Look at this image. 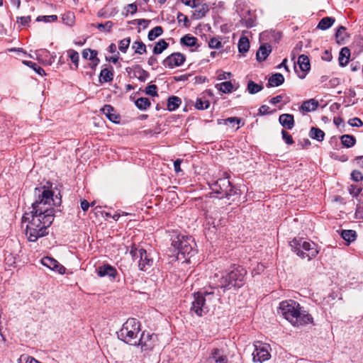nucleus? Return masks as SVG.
I'll list each match as a JSON object with an SVG mask.
<instances>
[{"instance_id":"nucleus-1","label":"nucleus","mask_w":363,"mask_h":363,"mask_svg":"<svg viewBox=\"0 0 363 363\" xmlns=\"http://www.w3.org/2000/svg\"><path fill=\"white\" fill-rule=\"evenodd\" d=\"M39 211L36 214L32 213H24L22 216V223H28L26 228V234L30 242H35L38 238L48 235V228L54 221L55 209L53 208H45Z\"/></svg>"},{"instance_id":"nucleus-2","label":"nucleus","mask_w":363,"mask_h":363,"mask_svg":"<svg viewBox=\"0 0 363 363\" xmlns=\"http://www.w3.org/2000/svg\"><path fill=\"white\" fill-rule=\"evenodd\" d=\"M278 313L281 314L294 327L303 326L308 323L313 324L312 315L303 310L298 302L292 299L280 302Z\"/></svg>"},{"instance_id":"nucleus-3","label":"nucleus","mask_w":363,"mask_h":363,"mask_svg":"<svg viewBox=\"0 0 363 363\" xmlns=\"http://www.w3.org/2000/svg\"><path fill=\"white\" fill-rule=\"evenodd\" d=\"M247 270L241 265L233 264L222 274L215 289H220L225 293L227 291H238L246 282Z\"/></svg>"},{"instance_id":"nucleus-4","label":"nucleus","mask_w":363,"mask_h":363,"mask_svg":"<svg viewBox=\"0 0 363 363\" xmlns=\"http://www.w3.org/2000/svg\"><path fill=\"white\" fill-rule=\"evenodd\" d=\"M171 241L174 252H177V259H184V262H189L190 258L198 252L196 244L191 236L174 232L171 236Z\"/></svg>"},{"instance_id":"nucleus-5","label":"nucleus","mask_w":363,"mask_h":363,"mask_svg":"<svg viewBox=\"0 0 363 363\" xmlns=\"http://www.w3.org/2000/svg\"><path fill=\"white\" fill-rule=\"evenodd\" d=\"M52 184L48 182L46 185L40 187H35L34 194L36 197L35 201L32 203V211L29 213L36 214L39 211V213L42 212V209L48 208L46 205L58 206L61 204V196L58 197L57 195L54 198V192L51 189Z\"/></svg>"},{"instance_id":"nucleus-6","label":"nucleus","mask_w":363,"mask_h":363,"mask_svg":"<svg viewBox=\"0 0 363 363\" xmlns=\"http://www.w3.org/2000/svg\"><path fill=\"white\" fill-rule=\"evenodd\" d=\"M140 323L136 318H128L117 332L119 340L130 345H136L138 334L140 331Z\"/></svg>"},{"instance_id":"nucleus-7","label":"nucleus","mask_w":363,"mask_h":363,"mask_svg":"<svg viewBox=\"0 0 363 363\" xmlns=\"http://www.w3.org/2000/svg\"><path fill=\"white\" fill-rule=\"evenodd\" d=\"M289 245L292 251L302 259L308 257V260H311L315 258L319 252L315 242L306 241L301 238H294Z\"/></svg>"},{"instance_id":"nucleus-8","label":"nucleus","mask_w":363,"mask_h":363,"mask_svg":"<svg viewBox=\"0 0 363 363\" xmlns=\"http://www.w3.org/2000/svg\"><path fill=\"white\" fill-rule=\"evenodd\" d=\"M214 287L211 288V291L204 290L203 291H198L194 294V301L191 303V312L194 313L197 316L201 317L206 315L209 308L206 304V301H210L214 298Z\"/></svg>"},{"instance_id":"nucleus-9","label":"nucleus","mask_w":363,"mask_h":363,"mask_svg":"<svg viewBox=\"0 0 363 363\" xmlns=\"http://www.w3.org/2000/svg\"><path fill=\"white\" fill-rule=\"evenodd\" d=\"M255 350L252 352V360L254 362L262 363L268 360L271 354L269 352V345L262 342H256L254 344Z\"/></svg>"},{"instance_id":"nucleus-10","label":"nucleus","mask_w":363,"mask_h":363,"mask_svg":"<svg viewBox=\"0 0 363 363\" xmlns=\"http://www.w3.org/2000/svg\"><path fill=\"white\" fill-rule=\"evenodd\" d=\"M130 254L134 257H139L138 267L141 271H146L147 268L150 267L153 264V259L150 255L143 248H140L135 250H132Z\"/></svg>"},{"instance_id":"nucleus-11","label":"nucleus","mask_w":363,"mask_h":363,"mask_svg":"<svg viewBox=\"0 0 363 363\" xmlns=\"http://www.w3.org/2000/svg\"><path fill=\"white\" fill-rule=\"evenodd\" d=\"M157 336L154 333L143 331L138 340H136L135 346H140L143 351L151 350L154 347Z\"/></svg>"},{"instance_id":"nucleus-12","label":"nucleus","mask_w":363,"mask_h":363,"mask_svg":"<svg viewBox=\"0 0 363 363\" xmlns=\"http://www.w3.org/2000/svg\"><path fill=\"white\" fill-rule=\"evenodd\" d=\"M225 177L218 179L211 185L212 191L215 194L220 195V199H223V195L226 193L230 185H231V182L229 180L230 177L227 173H225Z\"/></svg>"},{"instance_id":"nucleus-13","label":"nucleus","mask_w":363,"mask_h":363,"mask_svg":"<svg viewBox=\"0 0 363 363\" xmlns=\"http://www.w3.org/2000/svg\"><path fill=\"white\" fill-rule=\"evenodd\" d=\"M186 60V56L181 52H173L168 55L162 61V65L165 67L172 69L175 67L182 66Z\"/></svg>"},{"instance_id":"nucleus-14","label":"nucleus","mask_w":363,"mask_h":363,"mask_svg":"<svg viewBox=\"0 0 363 363\" xmlns=\"http://www.w3.org/2000/svg\"><path fill=\"white\" fill-rule=\"evenodd\" d=\"M96 272L99 277H108L111 281H114L118 276L117 269L108 263L99 266L96 269Z\"/></svg>"},{"instance_id":"nucleus-15","label":"nucleus","mask_w":363,"mask_h":363,"mask_svg":"<svg viewBox=\"0 0 363 363\" xmlns=\"http://www.w3.org/2000/svg\"><path fill=\"white\" fill-rule=\"evenodd\" d=\"M41 263L50 269L58 272L60 274L65 273V267L60 264L56 259L50 257H45L42 259Z\"/></svg>"},{"instance_id":"nucleus-16","label":"nucleus","mask_w":363,"mask_h":363,"mask_svg":"<svg viewBox=\"0 0 363 363\" xmlns=\"http://www.w3.org/2000/svg\"><path fill=\"white\" fill-rule=\"evenodd\" d=\"M206 363H228V359L222 350L214 348L206 359Z\"/></svg>"},{"instance_id":"nucleus-17","label":"nucleus","mask_w":363,"mask_h":363,"mask_svg":"<svg viewBox=\"0 0 363 363\" xmlns=\"http://www.w3.org/2000/svg\"><path fill=\"white\" fill-rule=\"evenodd\" d=\"M101 111L106 115L107 118L113 123H120L121 116L116 112L115 108L109 104L104 105Z\"/></svg>"},{"instance_id":"nucleus-18","label":"nucleus","mask_w":363,"mask_h":363,"mask_svg":"<svg viewBox=\"0 0 363 363\" xmlns=\"http://www.w3.org/2000/svg\"><path fill=\"white\" fill-rule=\"evenodd\" d=\"M272 52V47L268 43H262L259 46L257 53H256V60L257 61L261 62L267 58L269 54Z\"/></svg>"},{"instance_id":"nucleus-19","label":"nucleus","mask_w":363,"mask_h":363,"mask_svg":"<svg viewBox=\"0 0 363 363\" xmlns=\"http://www.w3.org/2000/svg\"><path fill=\"white\" fill-rule=\"evenodd\" d=\"M279 122L284 128L291 130L295 125L294 117L292 114L283 113L279 117Z\"/></svg>"},{"instance_id":"nucleus-20","label":"nucleus","mask_w":363,"mask_h":363,"mask_svg":"<svg viewBox=\"0 0 363 363\" xmlns=\"http://www.w3.org/2000/svg\"><path fill=\"white\" fill-rule=\"evenodd\" d=\"M180 43L183 46L186 47H196V49L199 48V45L198 44V39L191 34H186L182 38H181Z\"/></svg>"},{"instance_id":"nucleus-21","label":"nucleus","mask_w":363,"mask_h":363,"mask_svg":"<svg viewBox=\"0 0 363 363\" xmlns=\"http://www.w3.org/2000/svg\"><path fill=\"white\" fill-rule=\"evenodd\" d=\"M284 82V77L281 73L273 74L268 79L266 86L268 88L279 86Z\"/></svg>"},{"instance_id":"nucleus-22","label":"nucleus","mask_w":363,"mask_h":363,"mask_svg":"<svg viewBox=\"0 0 363 363\" xmlns=\"http://www.w3.org/2000/svg\"><path fill=\"white\" fill-rule=\"evenodd\" d=\"M113 79V67L111 66V69L107 68L101 69L99 77V81L101 84L111 82Z\"/></svg>"},{"instance_id":"nucleus-23","label":"nucleus","mask_w":363,"mask_h":363,"mask_svg":"<svg viewBox=\"0 0 363 363\" xmlns=\"http://www.w3.org/2000/svg\"><path fill=\"white\" fill-rule=\"evenodd\" d=\"M350 57V50L347 47L342 48L339 53V65L340 67H345Z\"/></svg>"},{"instance_id":"nucleus-24","label":"nucleus","mask_w":363,"mask_h":363,"mask_svg":"<svg viewBox=\"0 0 363 363\" xmlns=\"http://www.w3.org/2000/svg\"><path fill=\"white\" fill-rule=\"evenodd\" d=\"M209 11V7L206 4H203L200 7L195 9L193 13L191 18L193 19L199 20L206 16V13Z\"/></svg>"},{"instance_id":"nucleus-25","label":"nucleus","mask_w":363,"mask_h":363,"mask_svg":"<svg viewBox=\"0 0 363 363\" xmlns=\"http://www.w3.org/2000/svg\"><path fill=\"white\" fill-rule=\"evenodd\" d=\"M182 104V99L177 96H171L167 99V109L169 111H174L177 109Z\"/></svg>"},{"instance_id":"nucleus-26","label":"nucleus","mask_w":363,"mask_h":363,"mask_svg":"<svg viewBox=\"0 0 363 363\" xmlns=\"http://www.w3.org/2000/svg\"><path fill=\"white\" fill-rule=\"evenodd\" d=\"M134 76L138 79L141 82H144L149 77V73L146 70L143 69L140 65H136L133 67Z\"/></svg>"},{"instance_id":"nucleus-27","label":"nucleus","mask_w":363,"mask_h":363,"mask_svg":"<svg viewBox=\"0 0 363 363\" xmlns=\"http://www.w3.org/2000/svg\"><path fill=\"white\" fill-rule=\"evenodd\" d=\"M318 105L319 104L318 101L311 99L303 101L300 108L303 111L310 112L316 110Z\"/></svg>"},{"instance_id":"nucleus-28","label":"nucleus","mask_w":363,"mask_h":363,"mask_svg":"<svg viewBox=\"0 0 363 363\" xmlns=\"http://www.w3.org/2000/svg\"><path fill=\"white\" fill-rule=\"evenodd\" d=\"M340 140L343 147L350 148L353 147L357 142L356 138L352 135H342L340 136Z\"/></svg>"},{"instance_id":"nucleus-29","label":"nucleus","mask_w":363,"mask_h":363,"mask_svg":"<svg viewBox=\"0 0 363 363\" xmlns=\"http://www.w3.org/2000/svg\"><path fill=\"white\" fill-rule=\"evenodd\" d=\"M297 63L302 72H306L311 69L309 58L306 55H301L298 58Z\"/></svg>"},{"instance_id":"nucleus-30","label":"nucleus","mask_w":363,"mask_h":363,"mask_svg":"<svg viewBox=\"0 0 363 363\" xmlns=\"http://www.w3.org/2000/svg\"><path fill=\"white\" fill-rule=\"evenodd\" d=\"M335 19L333 17H324L319 21L317 28L325 30L330 28L335 23Z\"/></svg>"},{"instance_id":"nucleus-31","label":"nucleus","mask_w":363,"mask_h":363,"mask_svg":"<svg viewBox=\"0 0 363 363\" xmlns=\"http://www.w3.org/2000/svg\"><path fill=\"white\" fill-rule=\"evenodd\" d=\"M309 137L318 142H322L324 140L325 133L320 128L312 127L309 131Z\"/></svg>"},{"instance_id":"nucleus-32","label":"nucleus","mask_w":363,"mask_h":363,"mask_svg":"<svg viewBox=\"0 0 363 363\" xmlns=\"http://www.w3.org/2000/svg\"><path fill=\"white\" fill-rule=\"evenodd\" d=\"M169 47V43L164 39H160L157 41L152 50V52L154 55H160L164 50L167 49Z\"/></svg>"},{"instance_id":"nucleus-33","label":"nucleus","mask_w":363,"mask_h":363,"mask_svg":"<svg viewBox=\"0 0 363 363\" xmlns=\"http://www.w3.org/2000/svg\"><path fill=\"white\" fill-rule=\"evenodd\" d=\"M238 51L240 53L244 55L250 49V41L247 37H241L239 39L238 44Z\"/></svg>"},{"instance_id":"nucleus-34","label":"nucleus","mask_w":363,"mask_h":363,"mask_svg":"<svg viewBox=\"0 0 363 363\" xmlns=\"http://www.w3.org/2000/svg\"><path fill=\"white\" fill-rule=\"evenodd\" d=\"M135 106L141 111L147 110L151 105L150 101L146 97H140L135 101Z\"/></svg>"},{"instance_id":"nucleus-35","label":"nucleus","mask_w":363,"mask_h":363,"mask_svg":"<svg viewBox=\"0 0 363 363\" xmlns=\"http://www.w3.org/2000/svg\"><path fill=\"white\" fill-rule=\"evenodd\" d=\"M216 88L224 94H229L233 91V85L230 81H226L216 84Z\"/></svg>"},{"instance_id":"nucleus-36","label":"nucleus","mask_w":363,"mask_h":363,"mask_svg":"<svg viewBox=\"0 0 363 363\" xmlns=\"http://www.w3.org/2000/svg\"><path fill=\"white\" fill-rule=\"evenodd\" d=\"M340 235L343 240L349 243L354 241L357 238L356 231L353 230H342Z\"/></svg>"},{"instance_id":"nucleus-37","label":"nucleus","mask_w":363,"mask_h":363,"mask_svg":"<svg viewBox=\"0 0 363 363\" xmlns=\"http://www.w3.org/2000/svg\"><path fill=\"white\" fill-rule=\"evenodd\" d=\"M262 84H257L255 82L250 80L247 82V89L250 94H255L263 89Z\"/></svg>"},{"instance_id":"nucleus-38","label":"nucleus","mask_w":363,"mask_h":363,"mask_svg":"<svg viewBox=\"0 0 363 363\" xmlns=\"http://www.w3.org/2000/svg\"><path fill=\"white\" fill-rule=\"evenodd\" d=\"M68 56L74 65V67H71L72 69H77L79 66V53L72 49L67 50Z\"/></svg>"},{"instance_id":"nucleus-39","label":"nucleus","mask_w":363,"mask_h":363,"mask_svg":"<svg viewBox=\"0 0 363 363\" xmlns=\"http://www.w3.org/2000/svg\"><path fill=\"white\" fill-rule=\"evenodd\" d=\"M163 33V28L160 26H155L152 29H151L148 34L147 38L150 41H152L156 39L157 37L160 36Z\"/></svg>"},{"instance_id":"nucleus-40","label":"nucleus","mask_w":363,"mask_h":363,"mask_svg":"<svg viewBox=\"0 0 363 363\" xmlns=\"http://www.w3.org/2000/svg\"><path fill=\"white\" fill-rule=\"evenodd\" d=\"M23 63L24 65H26V66L32 68L39 75H40V76L45 75V70L40 66H39L38 64H36L35 62H33L32 61L24 60V61H23Z\"/></svg>"},{"instance_id":"nucleus-41","label":"nucleus","mask_w":363,"mask_h":363,"mask_svg":"<svg viewBox=\"0 0 363 363\" xmlns=\"http://www.w3.org/2000/svg\"><path fill=\"white\" fill-rule=\"evenodd\" d=\"M62 22L67 26H72L74 23L75 16L72 12H67L62 16Z\"/></svg>"},{"instance_id":"nucleus-42","label":"nucleus","mask_w":363,"mask_h":363,"mask_svg":"<svg viewBox=\"0 0 363 363\" xmlns=\"http://www.w3.org/2000/svg\"><path fill=\"white\" fill-rule=\"evenodd\" d=\"M132 48H135V52L139 55H143L147 52L146 45L142 41H135Z\"/></svg>"},{"instance_id":"nucleus-43","label":"nucleus","mask_w":363,"mask_h":363,"mask_svg":"<svg viewBox=\"0 0 363 363\" xmlns=\"http://www.w3.org/2000/svg\"><path fill=\"white\" fill-rule=\"evenodd\" d=\"M210 106V102L208 100H203L201 98H198L196 99L195 107L198 110H205L208 108Z\"/></svg>"},{"instance_id":"nucleus-44","label":"nucleus","mask_w":363,"mask_h":363,"mask_svg":"<svg viewBox=\"0 0 363 363\" xmlns=\"http://www.w3.org/2000/svg\"><path fill=\"white\" fill-rule=\"evenodd\" d=\"M130 38L128 37L119 41L118 49L121 52L125 53L130 46Z\"/></svg>"},{"instance_id":"nucleus-45","label":"nucleus","mask_w":363,"mask_h":363,"mask_svg":"<svg viewBox=\"0 0 363 363\" xmlns=\"http://www.w3.org/2000/svg\"><path fill=\"white\" fill-rule=\"evenodd\" d=\"M93 26H95L100 30L106 31L110 33L111 30V28L113 26V23L112 21H106L104 24V23H98L96 25L92 24Z\"/></svg>"},{"instance_id":"nucleus-46","label":"nucleus","mask_w":363,"mask_h":363,"mask_svg":"<svg viewBox=\"0 0 363 363\" xmlns=\"http://www.w3.org/2000/svg\"><path fill=\"white\" fill-rule=\"evenodd\" d=\"M346 30V28L343 26H340L336 33H335V38H336V42L337 44L339 45H342L345 43L344 42V38L342 37V34L343 33H345V31Z\"/></svg>"},{"instance_id":"nucleus-47","label":"nucleus","mask_w":363,"mask_h":363,"mask_svg":"<svg viewBox=\"0 0 363 363\" xmlns=\"http://www.w3.org/2000/svg\"><path fill=\"white\" fill-rule=\"evenodd\" d=\"M236 123L238 125L237 130L240 128V125L243 126L245 125V122L242 119L238 117H229L224 120V124L227 125L228 123Z\"/></svg>"},{"instance_id":"nucleus-48","label":"nucleus","mask_w":363,"mask_h":363,"mask_svg":"<svg viewBox=\"0 0 363 363\" xmlns=\"http://www.w3.org/2000/svg\"><path fill=\"white\" fill-rule=\"evenodd\" d=\"M242 26L247 28H251L256 26V19L252 17L242 18L240 21Z\"/></svg>"},{"instance_id":"nucleus-49","label":"nucleus","mask_w":363,"mask_h":363,"mask_svg":"<svg viewBox=\"0 0 363 363\" xmlns=\"http://www.w3.org/2000/svg\"><path fill=\"white\" fill-rule=\"evenodd\" d=\"M145 93L150 96H157V86L155 84H151L146 86Z\"/></svg>"},{"instance_id":"nucleus-50","label":"nucleus","mask_w":363,"mask_h":363,"mask_svg":"<svg viewBox=\"0 0 363 363\" xmlns=\"http://www.w3.org/2000/svg\"><path fill=\"white\" fill-rule=\"evenodd\" d=\"M57 20V16L56 15H50V16H39L37 17V21H44L45 23L54 22Z\"/></svg>"},{"instance_id":"nucleus-51","label":"nucleus","mask_w":363,"mask_h":363,"mask_svg":"<svg viewBox=\"0 0 363 363\" xmlns=\"http://www.w3.org/2000/svg\"><path fill=\"white\" fill-rule=\"evenodd\" d=\"M348 191L351 195H352L354 197H357L362 191V187L352 184L349 186Z\"/></svg>"},{"instance_id":"nucleus-52","label":"nucleus","mask_w":363,"mask_h":363,"mask_svg":"<svg viewBox=\"0 0 363 363\" xmlns=\"http://www.w3.org/2000/svg\"><path fill=\"white\" fill-rule=\"evenodd\" d=\"M177 21L179 23H181V22L184 23V26L185 28H189L190 26V22L189 21L188 17L186 16H185L184 14H183L182 12L177 13Z\"/></svg>"},{"instance_id":"nucleus-53","label":"nucleus","mask_w":363,"mask_h":363,"mask_svg":"<svg viewBox=\"0 0 363 363\" xmlns=\"http://www.w3.org/2000/svg\"><path fill=\"white\" fill-rule=\"evenodd\" d=\"M281 136L282 139L287 145H293L294 143L292 136L286 130H281Z\"/></svg>"},{"instance_id":"nucleus-54","label":"nucleus","mask_w":363,"mask_h":363,"mask_svg":"<svg viewBox=\"0 0 363 363\" xmlns=\"http://www.w3.org/2000/svg\"><path fill=\"white\" fill-rule=\"evenodd\" d=\"M351 179L356 182L363 181V174L359 170L354 169L351 172Z\"/></svg>"},{"instance_id":"nucleus-55","label":"nucleus","mask_w":363,"mask_h":363,"mask_svg":"<svg viewBox=\"0 0 363 363\" xmlns=\"http://www.w3.org/2000/svg\"><path fill=\"white\" fill-rule=\"evenodd\" d=\"M222 46L221 42L216 38H212L208 42V47L211 49H218Z\"/></svg>"},{"instance_id":"nucleus-56","label":"nucleus","mask_w":363,"mask_h":363,"mask_svg":"<svg viewBox=\"0 0 363 363\" xmlns=\"http://www.w3.org/2000/svg\"><path fill=\"white\" fill-rule=\"evenodd\" d=\"M238 189L233 186L232 184L230 185L229 188L226 191V193L223 195V198L229 199L230 196L238 194Z\"/></svg>"},{"instance_id":"nucleus-57","label":"nucleus","mask_w":363,"mask_h":363,"mask_svg":"<svg viewBox=\"0 0 363 363\" xmlns=\"http://www.w3.org/2000/svg\"><path fill=\"white\" fill-rule=\"evenodd\" d=\"M348 124L352 127H361L363 125V122L359 118H353L348 121Z\"/></svg>"},{"instance_id":"nucleus-58","label":"nucleus","mask_w":363,"mask_h":363,"mask_svg":"<svg viewBox=\"0 0 363 363\" xmlns=\"http://www.w3.org/2000/svg\"><path fill=\"white\" fill-rule=\"evenodd\" d=\"M150 21L147 19H135L131 21H129L128 23L133 24V25H138V26H142V23H145V26H143V28H146L150 23Z\"/></svg>"},{"instance_id":"nucleus-59","label":"nucleus","mask_w":363,"mask_h":363,"mask_svg":"<svg viewBox=\"0 0 363 363\" xmlns=\"http://www.w3.org/2000/svg\"><path fill=\"white\" fill-rule=\"evenodd\" d=\"M126 9L125 13H124L125 16H128V13L130 12L132 15L135 14L137 11V5L135 4H128L127 6L125 8Z\"/></svg>"},{"instance_id":"nucleus-60","label":"nucleus","mask_w":363,"mask_h":363,"mask_svg":"<svg viewBox=\"0 0 363 363\" xmlns=\"http://www.w3.org/2000/svg\"><path fill=\"white\" fill-rule=\"evenodd\" d=\"M31 21L30 16L17 17V22H20L23 26H28Z\"/></svg>"},{"instance_id":"nucleus-61","label":"nucleus","mask_w":363,"mask_h":363,"mask_svg":"<svg viewBox=\"0 0 363 363\" xmlns=\"http://www.w3.org/2000/svg\"><path fill=\"white\" fill-rule=\"evenodd\" d=\"M232 76L231 72H221L217 76L218 80L230 79Z\"/></svg>"},{"instance_id":"nucleus-62","label":"nucleus","mask_w":363,"mask_h":363,"mask_svg":"<svg viewBox=\"0 0 363 363\" xmlns=\"http://www.w3.org/2000/svg\"><path fill=\"white\" fill-rule=\"evenodd\" d=\"M182 160L180 159H177L174 160V169L177 174H179V172H182V170L181 169V163Z\"/></svg>"},{"instance_id":"nucleus-63","label":"nucleus","mask_w":363,"mask_h":363,"mask_svg":"<svg viewBox=\"0 0 363 363\" xmlns=\"http://www.w3.org/2000/svg\"><path fill=\"white\" fill-rule=\"evenodd\" d=\"M332 59L333 56L331 52L329 50H325L324 51L323 55L322 56V60L324 61L330 62Z\"/></svg>"},{"instance_id":"nucleus-64","label":"nucleus","mask_w":363,"mask_h":363,"mask_svg":"<svg viewBox=\"0 0 363 363\" xmlns=\"http://www.w3.org/2000/svg\"><path fill=\"white\" fill-rule=\"evenodd\" d=\"M269 107L267 105H262L259 108V113L262 116L267 115L270 113L269 111Z\"/></svg>"}]
</instances>
